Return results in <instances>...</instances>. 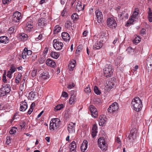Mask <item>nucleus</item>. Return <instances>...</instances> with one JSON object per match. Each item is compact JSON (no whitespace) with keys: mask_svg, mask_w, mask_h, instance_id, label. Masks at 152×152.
<instances>
[{"mask_svg":"<svg viewBox=\"0 0 152 152\" xmlns=\"http://www.w3.org/2000/svg\"><path fill=\"white\" fill-rule=\"evenodd\" d=\"M131 104L133 109L137 112L140 110L142 107L141 100L138 97L134 98L132 100Z\"/></svg>","mask_w":152,"mask_h":152,"instance_id":"nucleus-1","label":"nucleus"},{"mask_svg":"<svg viewBox=\"0 0 152 152\" xmlns=\"http://www.w3.org/2000/svg\"><path fill=\"white\" fill-rule=\"evenodd\" d=\"M60 121L58 118H53L50 121V129L54 130L58 128L60 125Z\"/></svg>","mask_w":152,"mask_h":152,"instance_id":"nucleus-2","label":"nucleus"},{"mask_svg":"<svg viewBox=\"0 0 152 152\" xmlns=\"http://www.w3.org/2000/svg\"><path fill=\"white\" fill-rule=\"evenodd\" d=\"M137 136V130L135 128H132L131 130L130 134L128 137L129 142L133 143L136 139Z\"/></svg>","mask_w":152,"mask_h":152,"instance_id":"nucleus-3","label":"nucleus"},{"mask_svg":"<svg viewBox=\"0 0 152 152\" xmlns=\"http://www.w3.org/2000/svg\"><path fill=\"white\" fill-rule=\"evenodd\" d=\"M103 70L104 75L105 77H109L111 76L113 72L112 65L107 64Z\"/></svg>","mask_w":152,"mask_h":152,"instance_id":"nucleus-4","label":"nucleus"},{"mask_svg":"<svg viewBox=\"0 0 152 152\" xmlns=\"http://www.w3.org/2000/svg\"><path fill=\"white\" fill-rule=\"evenodd\" d=\"M99 147L102 151H106L107 150V144L105 143V141L104 137H100L98 140Z\"/></svg>","mask_w":152,"mask_h":152,"instance_id":"nucleus-5","label":"nucleus"},{"mask_svg":"<svg viewBox=\"0 0 152 152\" xmlns=\"http://www.w3.org/2000/svg\"><path fill=\"white\" fill-rule=\"evenodd\" d=\"M119 108L118 104L116 102H115L110 106L107 109V111L111 113H113L117 112Z\"/></svg>","mask_w":152,"mask_h":152,"instance_id":"nucleus-6","label":"nucleus"},{"mask_svg":"<svg viewBox=\"0 0 152 152\" xmlns=\"http://www.w3.org/2000/svg\"><path fill=\"white\" fill-rule=\"evenodd\" d=\"M21 18V13L18 11H16L14 13L12 17V19L14 22H18Z\"/></svg>","mask_w":152,"mask_h":152,"instance_id":"nucleus-7","label":"nucleus"},{"mask_svg":"<svg viewBox=\"0 0 152 152\" xmlns=\"http://www.w3.org/2000/svg\"><path fill=\"white\" fill-rule=\"evenodd\" d=\"M108 26L110 28H115L117 26V23L113 18H109L107 20Z\"/></svg>","mask_w":152,"mask_h":152,"instance_id":"nucleus-8","label":"nucleus"},{"mask_svg":"<svg viewBox=\"0 0 152 152\" xmlns=\"http://www.w3.org/2000/svg\"><path fill=\"white\" fill-rule=\"evenodd\" d=\"M53 45L54 48L57 50H61L63 46V43L58 41L57 39L53 40Z\"/></svg>","mask_w":152,"mask_h":152,"instance_id":"nucleus-9","label":"nucleus"},{"mask_svg":"<svg viewBox=\"0 0 152 152\" xmlns=\"http://www.w3.org/2000/svg\"><path fill=\"white\" fill-rule=\"evenodd\" d=\"M76 123L72 122H69L68 124L67 129L68 132L70 134H72L75 132V126Z\"/></svg>","mask_w":152,"mask_h":152,"instance_id":"nucleus-10","label":"nucleus"},{"mask_svg":"<svg viewBox=\"0 0 152 152\" xmlns=\"http://www.w3.org/2000/svg\"><path fill=\"white\" fill-rule=\"evenodd\" d=\"M89 109L92 116L95 118H96L98 115V112L97 109L93 105L90 106Z\"/></svg>","mask_w":152,"mask_h":152,"instance_id":"nucleus-11","label":"nucleus"},{"mask_svg":"<svg viewBox=\"0 0 152 152\" xmlns=\"http://www.w3.org/2000/svg\"><path fill=\"white\" fill-rule=\"evenodd\" d=\"M47 23L48 21L45 18H42L38 20V25L40 26V28H44L47 24Z\"/></svg>","mask_w":152,"mask_h":152,"instance_id":"nucleus-12","label":"nucleus"},{"mask_svg":"<svg viewBox=\"0 0 152 152\" xmlns=\"http://www.w3.org/2000/svg\"><path fill=\"white\" fill-rule=\"evenodd\" d=\"M96 16L97 18V21L99 23H100L103 18V15L101 12L99 10H97L95 11Z\"/></svg>","mask_w":152,"mask_h":152,"instance_id":"nucleus-13","label":"nucleus"},{"mask_svg":"<svg viewBox=\"0 0 152 152\" xmlns=\"http://www.w3.org/2000/svg\"><path fill=\"white\" fill-rule=\"evenodd\" d=\"M27 108L28 105L25 100L20 102V111H24L27 109Z\"/></svg>","mask_w":152,"mask_h":152,"instance_id":"nucleus-14","label":"nucleus"},{"mask_svg":"<svg viewBox=\"0 0 152 152\" xmlns=\"http://www.w3.org/2000/svg\"><path fill=\"white\" fill-rule=\"evenodd\" d=\"M33 27V23L32 21L30 20L28 21L26 24V26L25 29L28 32H30L31 29Z\"/></svg>","mask_w":152,"mask_h":152,"instance_id":"nucleus-15","label":"nucleus"},{"mask_svg":"<svg viewBox=\"0 0 152 152\" xmlns=\"http://www.w3.org/2000/svg\"><path fill=\"white\" fill-rule=\"evenodd\" d=\"M28 36L26 34L22 33L19 34L18 39L21 41H25L27 39Z\"/></svg>","mask_w":152,"mask_h":152,"instance_id":"nucleus-16","label":"nucleus"},{"mask_svg":"<svg viewBox=\"0 0 152 152\" xmlns=\"http://www.w3.org/2000/svg\"><path fill=\"white\" fill-rule=\"evenodd\" d=\"M76 62V61L75 60H73L70 61L69 64L68 65V68L69 71H72L74 70Z\"/></svg>","mask_w":152,"mask_h":152,"instance_id":"nucleus-17","label":"nucleus"},{"mask_svg":"<svg viewBox=\"0 0 152 152\" xmlns=\"http://www.w3.org/2000/svg\"><path fill=\"white\" fill-rule=\"evenodd\" d=\"M61 36L63 39L65 41H69L70 37L69 34L65 32H63L61 34Z\"/></svg>","mask_w":152,"mask_h":152,"instance_id":"nucleus-18","label":"nucleus"},{"mask_svg":"<svg viewBox=\"0 0 152 152\" xmlns=\"http://www.w3.org/2000/svg\"><path fill=\"white\" fill-rule=\"evenodd\" d=\"M49 77L48 73L47 72H43L42 73L39 77L40 79L42 80H46Z\"/></svg>","mask_w":152,"mask_h":152,"instance_id":"nucleus-19","label":"nucleus"},{"mask_svg":"<svg viewBox=\"0 0 152 152\" xmlns=\"http://www.w3.org/2000/svg\"><path fill=\"white\" fill-rule=\"evenodd\" d=\"M88 146V142L86 140H84L80 147L82 151L84 152Z\"/></svg>","mask_w":152,"mask_h":152,"instance_id":"nucleus-20","label":"nucleus"},{"mask_svg":"<svg viewBox=\"0 0 152 152\" xmlns=\"http://www.w3.org/2000/svg\"><path fill=\"white\" fill-rule=\"evenodd\" d=\"M102 45L103 43L101 41H97L94 45L93 48L94 49H99L102 47Z\"/></svg>","mask_w":152,"mask_h":152,"instance_id":"nucleus-21","label":"nucleus"},{"mask_svg":"<svg viewBox=\"0 0 152 152\" xmlns=\"http://www.w3.org/2000/svg\"><path fill=\"white\" fill-rule=\"evenodd\" d=\"M146 64L148 69L151 70L152 69V58H148L147 59Z\"/></svg>","mask_w":152,"mask_h":152,"instance_id":"nucleus-22","label":"nucleus"},{"mask_svg":"<svg viewBox=\"0 0 152 152\" xmlns=\"http://www.w3.org/2000/svg\"><path fill=\"white\" fill-rule=\"evenodd\" d=\"M46 64L51 67H54L56 66V63L52 60L48 59L46 61Z\"/></svg>","mask_w":152,"mask_h":152,"instance_id":"nucleus-23","label":"nucleus"},{"mask_svg":"<svg viewBox=\"0 0 152 152\" xmlns=\"http://www.w3.org/2000/svg\"><path fill=\"white\" fill-rule=\"evenodd\" d=\"M76 8L77 10L79 12L83 10L84 9V6L83 5L82 7L81 1H78V2H77Z\"/></svg>","mask_w":152,"mask_h":152,"instance_id":"nucleus-24","label":"nucleus"},{"mask_svg":"<svg viewBox=\"0 0 152 152\" xmlns=\"http://www.w3.org/2000/svg\"><path fill=\"white\" fill-rule=\"evenodd\" d=\"M8 38L5 36H2L0 37V43H7L8 42Z\"/></svg>","mask_w":152,"mask_h":152,"instance_id":"nucleus-25","label":"nucleus"},{"mask_svg":"<svg viewBox=\"0 0 152 152\" xmlns=\"http://www.w3.org/2000/svg\"><path fill=\"white\" fill-rule=\"evenodd\" d=\"M76 101V95H72L70 97L69 102L71 104H74Z\"/></svg>","mask_w":152,"mask_h":152,"instance_id":"nucleus-26","label":"nucleus"},{"mask_svg":"<svg viewBox=\"0 0 152 152\" xmlns=\"http://www.w3.org/2000/svg\"><path fill=\"white\" fill-rule=\"evenodd\" d=\"M25 80H23L20 83V89L21 91H24L26 89V86L24 85Z\"/></svg>","mask_w":152,"mask_h":152,"instance_id":"nucleus-27","label":"nucleus"},{"mask_svg":"<svg viewBox=\"0 0 152 152\" xmlns=\"http://www.w3.org/2000/svg\"><path fill=\"white\" fill-rule=\"evenodd\" d=\"M61 29V28L59 26L56 25L54 28L53 32L54 34H57L59 32Z\"/></svg>","mask_w":152,"mask_h":152,"instance_id":"nucleus-28","label":"nucleus"},{"mask_svg":"<svg viewBox=\"0 0 152 152\" xmlns=\"http://www.w3.org/2000/svg\"><path fill=\"white\" fill-rule=\"evenodd\" d=\"M3 88H4L5 90V92H6L7 94H8L10 91V86L9 84H6L5 86L2 87Z\"/></svg>","mask_w":152,"mask_h":152,"instance_id":"nucleus-29","label":"nucleus"},{"mask_svg":"<svg viewBox=\"0 0 152 152\" xmlns=\"http://www.w3.org/2000/svg\"><path fill=\"white\" fill-rule=\"evenodd\" d=\"M139 10L137 9H135L134 11V12L133 14L132 15V18H133L132 19L133 20L134 18H136L137 17L138 15L139 14Z\"/></svg>","mask_w":152,"mask_h":152,"instance_id":"nucleus-30","label":"nucleus"},{"mask_svg":"<svg viewBox=\"0 0 152 152\" xmlns=\"http://www.w3.org/2000/svg\"><path fill=\"white\" fill-rule=\"evenodd\" d=\"M50 55L52 57L55 59H57L59 57V54L58 53L52 52L50 53Z\"/></svg>","mask_w":152,"mask_h":152,"instance_id":"nucleus-31","label":"nucleus"},{"mask_svg":"<svg viewBox=\"0 0 152 152\" xmlns=\"http://www.w3.org/2000/svg\"><path fill=\"white\" fill-rule=\"evenodd\" d=\"M70 146L71 147L70 150H76L75 149L76 147V143L74 141H72L70 144Z\"/></svg>","mask_w":152,"mask_h":152,"instance_id":"nucleus-32","label":"nucleus"},{"mask_svg":"<svg viewBox=\"0 0 152 152\" xmlns=\"http://www.w3.org/2000/svg\"><path fill=\"white\" fill-rule=\"evenodd\" d=\"M26 51H27V48H24L22 53V56L23 59H25L26 58L27 55Z\"/></svg>","mask_w":152,"mask_h":152,"instance_id":"nucleus-33","label":"nucleus"},{"mask_svg":"<svg viewBox=\"0 0 152 152\" xmlns=\"http://www.w3.org/2000/svg\"><path fill=\"white\" fill-rule=\"evenodd\" d=\"M7 94L6 92H5V89L2 87L0 89V96H4Z\"/></svg>","mask_w":152,"mask_h":152,"instance_id":"nucleus-34","label":"nucleus"},{"mask_svg":"<svg viewBox=\"0 0 152 152\" xmlns=\"http://www.w3.org/2000/svg\"><path fill=\"white\" fill-rule=\"evenodd\" d=\"M16 69L17 67H16V66L12 64L11 65L10 70L9 71H10L12 74L15 72Z\"/></svg>","mask_w":152,"mask_h":152,"instance_id":"nucleus-35","label":"nucleus"},{"mask_svg":"<svg viewBox=\"0 0 152 152\" xmlns=\"http://www.w3.org/2000/svg\"><path fill=\"white\" fill-rule=\"evenodd\" d=\"M63 107L64 105L63 104H58L55 107L54 110L55 111H56L58 110H60Z\"/></svg>","mask_w":152,"mask_h":152,"instance_id":"nucleus-36","label":"nucleus"},{"mask_svg":"<svg viewBox=\"0 0 152 152\" xmlns=\"http://www.w3.org/2000/svg\"><path fill=\"white\" fill-rule=\"evenodd\" d=\"M72 23L71 21H67L66 22L65 26L67 28H70V27H72Z\"/></svg>","mask_w":152,"mask_h":152,"instance_id":"nucleus-37","label":"nucleus"},{"mask_svg":"<svg viewBox=\"0 0 152 152\" xmlns=\"http://www.w3.org/2000/svg\"><path fill=\"white\" fill-rule=\"evenodd\" d=\"M22 75L21 74H18V76L16 77L15 79V83H19L20 80V78L21 77Z\"/></svg>","mask_w":152,"mask_h":152,"instance_id":"nucleus-38","label":"nucleus"},{"mask_svg":"<svg viewBox=\"0 0 152 152\" xmlns=\"http://www.w3.org/2000/svg\"><path fill=\"white\" fill-rule=\"evenodd\" d=\"M71 18L73 21L76 20L78 18V15L76 13H73L71 16Z\"/></svg>","mask_w":152,"mask_h":152,"instance_id":"nucleus-39","label":"nucleus"},{"mask_svg":"<svg viewBox=\"0 0 152 152\" xmlns=\"http://www.w3.org/2000/svg\"><path fill=\"white\" fill-rule=\"evenodd\" d=\"M94 92L97 95H99L101 94V92L99 90L98 87L95 86L94 88Z\"/></svg>","mask_w":152,"mask_h":152,"instance_id":"nucleus-40","label":"nucleus"},{"mask_svg":"<svg viewBox=\"0 0 152 152\" xmlns=\"http://www.w3.org/2000/svg\"><path fill=\"white\" fill-rule=\"evenodd\" d=\"M125 13L124 12H120L118 13V17L120 19H123L124 17V14Z\"/></svg>","mask_w":152,"mask_h":152,"instance_id":"nucleus-41","label":"nucleus"},{"mask_svg":"<svg viewBox=\"0 0 152 152\" xmlns=\"http://www.w3.org/2000/svg\"><path fill=\"white\" fill-rule=\"evenodd\" d=\"M140 40L141 39L140 37H136L135 39L133 40L132 41L134 43L137 44L139 42Z\"/></svg>","mask_w":152,"mask_h":152,"instance_id":"nucleus-42","label":"nucleus"},{"mask_svg":"<svg viewBox=\"0 0 152 152\" xmlns=\"http://www.w3.org/2000/svg\"><path fill=\"white\" fill-rule=\"evenodd\" d=\"M35 97V95L34 92L31 91V92L29 94L28 97L30 99H33Z\"/></svg>","mask_w":152,"mask_h":152,"instance_id":"nucleus-43","label":"nucleus"},{"mask_svg":"<svg viewBox=\"0 0 152 152\" xmlns=\"http://www.w3.org/2000/svg\"><path fill=\"white\" fill-rule=\"evenodd\" d=\"M16 132L15 127H13L10 131V134H13Z\"/></svg>","mask_w":152,"mask_h":152,"instance_id":"nucleus-44","label":"nucleus"},{"mask_svg":"<svg viewBox=\"0 0 152 152\" xmlns=\"http://www.w3.org/2000/svg\"><path fill=\"white\" fill-rule=\"evenodd\" d=\"M105 121L104 119H101L99 123V125L103 126V125L105 124Z\"/></svg>","mask_w":152,"mask_h":152,"instance_id":"nucleus-45","label":"nucleus"},{"mask_svg":"<svg viewBox=\"0 0 152 152\" xmlns=\"http://www.w3.org/2000/svg\"><path fill=\"white\" fill-rule=\"evenodd\" d=\"M82 46L81 45H79L78 46L77 49L76 51V54H78V52L82 50Z\"/></svg>","mask_w":152,"mask_h":152,"instance_id":"nucleus-46","label":"nucleus"},{"mask_svg":"<svg viewBox=\"0 0 152 152\" xmlns=\"http://www.w3.org/2000/svg\"><path fill=\"white\" fill-rule=\"evenodd\" d=\"M26 122L24 121H22L20 124V127L24 128H25Z\"/></svg>","mask_w":152,"mask_h":152,"instance_id":"nucleus-47","label":"nucleus"},{"mask_svg":"<svg viewBox=\"0 0 152 152\" xmlns=\"http://www.w3.org/2000/svg\"><path fill=\"white\" fill-rule=\"evenodd\" d=\"M85 91L86 92L88 93L91 92V89L89 86H87L85 88Z\"/></svg>","mask_w":152,"mask_h":152,"instance_id":"nucleus-48","label":"nucleus"},{"mask_svg":"<svg viewBox=\"0 0 152 152\" xmlns=\"http://www.w3.org/2000/svg\"><path fill=\"white\" fill-rule=\"evenodd\" d=\"M37 58V56L35 54H33L30 57V59L32 61H34Z\"/></svg>","mask_w":152,"mask_h":152,"instance_id":"nucleus-49","label":"nucleus"},{"mask_svg":"<svg viewBox=\"0 0 152 152\" xmlns=\"http://www.w3.org/2000/svg\"><path fill=\"white\" fill-rule=\"evenodd\" d=\"M37 70L36 69L33 70L31 73V75L33 77H34L36 75Z\"/></svg>","mask_w":152,"mask_h":152,"instance_id":"nucleus-50","label":"nucleus"},{"mask_svg":"<svg viewBox=\"0 0 152 152\" xmlns=\"http://www.w3.org/2000/svg\"><path fill=\"white\" fill-rule=\"evenodd\" d=\"M12 0H2V2L3 4H7L11 1Z\"/></svg>","mask_w":152,"mask_h":152,"instance_id":"nucleus-51","label":"nucleus"},{"mask_svg":"<svg viewBox=\"0 0 152 152\" xmlns=\"http://www.w3.org/2000/svg\"><path fill=\"white\" fill-rule=\"evenodd\" d=\"M148 16H152V12L151 8H148Z\"/></svg>","mask_w":152,"mask_h":152,"instance_id":"nucleus-52","label":"nucleus"},{"mask_svg":"<svg viewBox=\"0 0 152 152\" xmlns=\"http://www.w3.org/2000/svg\"><path fill=\"white\" fill-rule=\"evenodd\" d=\"M97 133V131H94L92 130V132L91 133L92 136L93 137H94L95 136H96V134Z\"/></svg>","mask_w":152,"mask_h":152,"instance_id":"nucleus-53","label":"nucleus"},{"mask_svg":"<svg viewBox=\"0 0 152 152\" xmlns=\"http://www.w3.org/2000/svg\"><path fill=\"white\" fill-rule=\"evenodd\" d=\"M9 31L10 32V33H13L15 31V28L14 27H10L9 30Z\"/></svg>","mask_w":152,"mask_h":152,"instance_id":"nucleus-54","label":"nucleus"},{"mask_svg":"<svg viewBox=\"0 0 152 152\" xmlns=\"http://www.w3.org/2000/svg\"><path fill=\"white\" fill-rule=\"evenodd\" d=\"M75 85L74 83H72V84H69L67 86V88L69 89H71L73 87H74Z\"/></svg>","mask_w":152,"mask_h":152,"instance_id":"nucleus-55","label":"nucleus"},{"mask_svg":"<svg viewBox=\"0 0 152 152\" xmlns=\"http://www.w3.org/2000/svg\"><path fill=\"white\" fill-rule=\"evenodd\" d=\"M97 126L94 124L93 125V127L92 128V130L94 131H97Z\"/></svg>","mask_w":152,"mask_h":152,"instance_id":"nucleus-56","label":"nucleus"},{"mask_svg":"<svg viewBox=\"0 0 152 152\" xmlns=\"http://www.w3.org/2000/svg\"><path fill=\"white\" fill-rule=\"evenodd\" d=\"M62 95L63 97H66L68 96V94L66 92L64 91L62 92Z\"/></svg>","mask_w":152,"mask_h":152,"instance_id":"nucleus-57","label":"nucleus"},{"mask_svg":"<svg viewBox=\"0 0 152 152\" xmlns=\"http://www.w3.org/2000/svg\"><path fill=\"white\" fill-rule=\"evenodd\" d=\"M115 141L116 142L118 143H121V140L118 137H117L116 139H115Z\"/></svg>","mask_w":152,"mask_h":152,"instance_id":"nucleus-58","label":"nucleus"},{"mask_svg":"<svg viewBox=\"0 0 152 152\" xmlns=\"http://www.w3.org/2000/svg\"><path fill=\"white\" fill-rule=\"evenodd\" d=\"M140 34L142 35H144L145 34V31L144 29H142L140 31Z\"/></svg>","mask_w":152,"mask_h":152,"instance_id":"nucleus-59","label":"nucleus"},{"mask_svg":"<svg viewBox=\"0 0 152 152\" xmlns=\"http://www.w3.org/2000/svg\"><path fill=\"white\" fill-rule=\"evenodd\" d=\"M26 51L27 53V55L28 56L31 55L32 54V51L30 50H28L27 49V51Z\"/></svg>","mask_w":152,"mask_h":152,"instance_id":"nucleus-60","label":"nucleus"},{"mask_svg":"<svg viewBox=\"0 0 152 152\" xmlns=\"http://www.w3.org/2000/svg\"><path fill=\"white\" fill-rule=\"evenodd\" d=\"M12 73L10 71H8L7 72V76L8 77L10 78L11 77V75Z\"/></svg>","mask_w":152,"mask_h":152,"instance_id":"nucleus-61","label":"nucleus"},{"mask_svg":"<svg viewBox=\"0 0 152 152\" xmlns=\"http://www.w3.org/2000/svg\"><path fill=\"white\" fill-rule=\"evenodd\" d=\"M33 108H30L28 112V113L29 115L33 111Z\"/></svg>","mask_w":152,"mask_h":152,"instance_id":"nucleus-62","label":"nucleus"},{"mask_svg":"<svg viewBox=\"0 0 152 152\" xmlns=\"http://www.w3.org/2000/svg\"><path fill=\"white\" fill-rule=\"evenodd\" d=\"M107 86H109V87L110 88V87L112 88L113 86V84L111 83L110 82H108V84H107Z\"/></svg>","mask_w":152,"mask_h":152,"instance_id":"nucleus-63","label":"nucleus"},{"mask_svg":"<svg viewBox=\"0 0 152 152\" xmlns=\"http://www.w3.org/2000/svg\"><path fill=\"white\" fill-rule=\"evenodd\" d=\"M66 8H65L63 10L62 12L61 13V15L63 16H64L65 12H66Z\"/></svg>","mask_w":152,"mask_h":152,"instance_id":"nucleus-64","label":"nucleus"}]
</instances>
